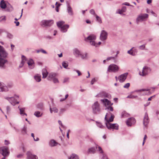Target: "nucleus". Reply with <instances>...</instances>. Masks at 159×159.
Masks as SVG:
<instances>
[{
	"mask_svg": "<svg viewBox=\"0 0 159 159\" xmlns=\"http://www.w3.org/2000/svg\"><path fill=\"white\" fill-rule=\"evenodd\" d=\"M8 55V52L2 46L0 45V68H5V64L8 62V61L6 59Z\"/></svg>",
	"mask_w": 159,
	"mask_h": 159,
	"instance_id": "obj_1",
	"label": "nucleus"
},
{
	"mask_svg": "<svg viewBox=\"0 0 159 159\" xmlns=\"http://www.w3.org/2000/svg\"><path fill=\"white\" fill-rule=\"evenodd\" d=\"M65 23L63 21H60L57 22V26L63 33L66 32L67 30V29L69 28V25H63Z\"/></svg>",
	"mask_w": 159,
	"mask_h": 159,
	"instance_id": "obj_2",
	"label": "nucleus"
},
{
	"mask_svg": "<svg viewBox=\"0 0 159 159\" xmlns=\"http://www.w3.org/2000/svg\"><path fill=\"white\" fill-rule=\"evenodd\" d=\"M96 37L94 34H91L88 36L87 38H85L84 39L86 41H89L90 44L93 46H97L98 44H96L94 40L96 39Z\"/></svg>",
	"mask_w": 159,
	"mask_h": 159,
	"instance_id": "obj_3",
	"label": "nucleus"
},
{
	"mask_svg": "<svg viewBox=\"0 0 159 159\" xmlns=\"http://www.w3.org/2000/svg\"><path fill=\"white\" fill-rule=\"evenodd\" d=\"M151 71V69L150 67L147 66H144L142 70V71H139V74L142 76H144L147 75Z\"/></svg>",
	"mask_w": 159,
	"mask_h": 159,
	"instance_id": "obj_4",
	"label": "nucleus"
},
{
	"mask_svg": "<svg viewBox=\"0 0 159 159\" xmlns=\"http://www.w3.org/2000/svg\"><path fill=\"white\" fill-rule=\"evenodd\" d=\"M93 112L94 114H97L100 111V105L97 101L95 102L92 106Z\"/></svg>",
	"mask_w": 159,
	"mask_h": 159,
	"instance_id": "obj_5",
	"label": "nucleus"
},
{
	"mask_svg": "<svg viewBox=\"0 0 159 159\" xmlns=\"http://www.w3.org/2000/svg\"><path fill=\"white\" fill-rule=\"evenodd\" d=\"M8 148L6 147L0 148V153L4 157L1 159H5V157L8 155L9 152H8Z\"/></svg>",
	"mask_w": 159,
	"mask_h": 159,
	"instance_id": "obj_6",
	"label": "nucleus"
},
{
	"mask_svg": "<svg viewBox=\"0 0 159 159\" xmlns=\"http://www.w3.org/2000/svg\"><path fill=\"white\" fill-rule=\"evenodd\" d=\"M119 68L116 65L111 64L109 66L107 69V71L109 72H116L119 70Z\"/></svg>",
	"mask_w": 159,
	"mask_h": 159,
	"instance_id": "obj_7",
	"label": "nucleus"
},
{
	"mask_svg": "<svg viewBox=\"0 0 159 159\" xmlns=\"http://www.w3.org/2000/svg\"><path fill=\"white\" fill-rule=\"evenodd\" d=\"M19 97L16 95H15L14 97L5 98L8 100L9 102L13 105L14 106L16 104L19 103V102H16L17 98H18Z\"/></svg>",
	"mask_w": 159,
	"mask_h": 159,
	"instance_id": "obj_8",
	"label": "nucleus"
},
{
	"mask_svg": "<svg viewBox=\"0 0 159 159\" xmlns=\"http://www.w3.org/2000/svg\"><path fill=\"white\" fill-rule=\"evenodd\" d=\"M148 15L147 14H141L136 19V22L137 24L139 22L142 21L146 20V19L148 18Z\"/></svg>",
	"mask_w": 159,
	"mask_h": 159,
	"instance_id": "obj_9",
	"label": "nucleus"
},
{
	"mask_svg": "<svg viewBox=\"0 0 159 159\" xmlns=\"http://www.w3.org/2000/svg\"><path fill=\"white\" fill-rule=\"evenodd\" d=\"M54 23L52 20H43L41 22V25L42 26H50L52 25Z\"/></svg>",
	"mask_w": 159,
	"mask_h": 159,
	"instance_id": "obj_10",
	"label": "nucleus"
},
{
	"mask_svg": "<svg viewBox=\"0 0 159 159\" xmlns=\"http://www.w3.org/2000/svg\"><path fill=\"white\" fill-rule=\"evenodd\" d=\"M106 126L107 128L109 129H112L118 130V125L117 124H111L107 122L106 123Z\"/></svg>",
	"mask_w": 159,
	"mask_h": 159,
	"instance_id": "obj_11",
	"label": "nucleus"
},
{
	"mask_svg": "<svg viewBox=\"0 0 159 159\" xmlns=\"http://www.w3.org/2000/svg\"><path fill=\"white\" fill-rule=\"evenodd\" d=\"M107 33L106 31L104 30H102L100 35V39L102 41H105L107 38Z\"/></svg>",
	"mask_w": 159,
	"mask_h": 159,
	"instance_id": "obj_12",
	"label": "nucleus"
},
{
	"mask_svg": "<svg viewBox=\"0 0 159 159\" xmlns=\"http://www.w3.org/2000/svg\"><path fill=\"white\" fill-rule=\"evenodd\" d=\"M128 75V73H125L121 74L118 77V80L121 83L124 82L126 80Z\"/></svg>",
	"mask_w": 159,
	"mask_h": 159,
	"instance_id": "obj_13",
	"label": "nucleus"
},
{
	"mask_svg": "<svg viewBox=\"0 0 159 159\" xmlns=\"http://www.w3.org/2000/svg\"><path fill=\"white\" fill-rule=\"evenodd\" d=\"M96 97H98L107 98H111V96L110 94L104 92L98 94L96 96Z\"/></svg>",
	"mask_w": 159,
	"mask_h": 159,
	"instance_id": "obj_14",
	"label": "nucleus"
},
{
	"mask_svg": "<svg viewBox=\"0 0 159 159\" xmlns=\"http://www.w3.org/2000/svg\"><path fill=\"white\" fill-rule=\"evenodd\" d=\"M108 113H107L105 117V120L106 121L105 124H106V123L108 122V123H110V122H112L113 120V119L114 117V116L113 114L111 113V116L109 118V119H108Z\"/></svg>",
	"mask_w": 159,
	"mask_h": 159,
	"instance_id": "obj_15",
	"label": "nucleus"
},
{
	"mask_svg": "<svg viewBox=\"0 0 159 159\" xmlns=\"http://www.w3.org/2000/svg\"><path fill=\"white\" fill-rule=\"evenodd\" d=\"M136 122L135 119L133 117L129 118L126 121V125L129 126H131Z\"/></svg>",
	"mask_w": 159,
	"mask_h": 159,
	"instance_id": "obj_16",
	"label": "nucleus"
},
{
	"mask_svg": "<svg viewBox=\"0 0 159 159\" xmlns=\"http://www.w3.org/2000/svg\"><path fill=\"white\" fill-rule=\"evenodd\" d=\"M26 154L27 159H38L37 157L35 155L33 154L30 151H28Z\"/></svg>",
	"mask_w": 159,
	"mask_h": 159,
	"instance_id": "obj_17",
	"label": "nucleus"
},
{
	"mask_svg": "<svg viewBox=\"0 0 159 159\" xmlns=\"http://www.w3.org/2000/svg\"><path fill=\"white\" fill-rule=\"evenodd\" d=\"M149 120L148 116V114L147 112L145 114V115L143 120V124L145 126H146L148 124Z\"/></svg>",
	"mask_w": 159,
	"mask_h": 159,
	"instance_id": "obj_18",
	"label": "nucleus"
},
{
	"mask_svg": "<svg viewBox=\"0 0 159 159\" xmlns=\"http://www.w3.org/2000/svg\"><path fill=\"white\" fill-rule=\"evenodd\" d=\"M8 90V87L3 83H0V92H7Z\"/></svg>",
	"mask_w": 159,
	"mask_h": 159,
	"instance_id": "obj_19",
	"label": "nucleus"
},
{
	"mask_svg": "<svg viewBox=\"0 0 159 159\" xmlns=\"http://www.w3.org/2000/svg\"><path fill=\"white\" fill-rule=\"evenodd\" d=\"M101 101L104 104V105L106 106H110L112 105L113 104V103H111L110 101L108 100L107 99H101Z\"/></svg>",
	"mask_w": 159,
	"mask_h": 159,
	"instance_id": "obj_20",
	"label": "nucleus"
},
{
	"mask_svg": "<svg viewBox=\"0 0 159 159\" xmlns=\"http://www.w3.org/2000/svg\"><path fill=\"white\" fill-rule=\"evenodd\" d=\"M67 10L70 16L73 15V12L70 5L69 3L67 4Z\"/></svg>",
	"mask_w": 159,
	"mask_h": 159,
	"instance_id": "obj_21",
	"label": "nucleus"
},
{
	"mask_svg": "<svg viewBox=\"0 0 159 159\" xmlns=\"http://www.w3.org/2000/svg\"><path fill=\"white\" fill-rule=\"evenodd\" d=\"M34 61L32 59H30L27 62V64L30 68L32 69L34 67Z\"/></svg>",
	"mask_w": 159,
	"mask_h": 159,
	"instance_id": "obj_22",
	"label": "nucleus"
},
{
	"mask_svg": "<svg viewBox=\"0 0 159 159\" xmlns=\"http://www.w3.org/2000/svg\"><path fill=\"white\" fill-rule=\"evenodd\" d=\"M81 52L77 49L75 48L73 50V54L76 57H79L81 54Z\"/></svg>",
	"mask_w": 159,
	"mask_h": 159,
	"instance_id": "obj_23",
	"label": "nucleus"
},
{
	"mask_svg": "<svg viewBox=\"0 0 159 159\" xmlns=\"http://www.w3.org/2000/svg\"><path fill=\"white\" fill-rule=\"evenodd\" d=\"M57 74L54 73H50L48 77V80H52L54 78L56 77L57 75Z\"/></svg>",
	"mask_w": 159,
	"mask_h": 159,
	"instance_id": "obj_24",
	"label": "nucleus"
},
{
	"mask_svg": "<svg viewBox=\"0 0 159 159\" xmlns=\"http://www.w3.org/2000/svg\"><path fill=\"white\" fill-rule=\"evenodd\" d=\"M18 108L19 109L20 111V114L22 116H24V115H25L26 116H27V114L24 112L25 110V107L23 108H20V107L19 106L18 107Z\"/></svg>",
	"mask_w": 159,
	"mask_h": 159,
	"instance_id": "obj_25",
	"label": "nucleus"
},
{
	"mask_svg": "<svg viewBox=\"0 0 159 159\" xmlns=\"http://www.w3.org/2000/svg\"><path fill=\"white\" fill-rule=\"evenodd\" d=\"M42 73L43 75V78H46L48 74V72L47 70L45 68L43 69L42 70Z\"/></svg>",
	"mask_w": 159,
	"mask_h": 159,
	"instance_id": "obj_26",
	"label": "nucleus"
},
{
	"mask_svg": "<svg viewBox=\"0 0 159 159\" xmlns=\"http://www.w3.org/2000/svg\"><path fill=\"white\" fill-rule=\"evenodd\" d=\"M96 148L94 147H91L88 149V152L89 153L94 154L96 152Z\"/></svg>",
	"mask_w": 159,
	"mask_h": 159,
	"instance_id": "obj_27",
	"label": "nucleus"
},
{
	"mask_svg": "<svg viewBox=\"0 0 159 159\" xmlns=\"http://www.w3.org/2000/svg\"><path fill=\"white\" fill-rule=\"evenodd\" d=\"M133 48H131L130 50H129L127 52V53L129 54L134 56L136 55V53L135 52L136 51V49L133 50Z\"/></svg>",
	"mask_w": 159,
	"mask_h": 159,
	"instance_id": "obj_28",
	"label": "nucleus"
},
{
	"mask_svg": "<svg viewBox=\"0 0 159 159\" xmlns=\"http://www.w3.org/2000/svg\"><path fill=\"white\" fill-rule=\"evenodd\" d=\"M41 75L39 74H37L34 75V79L37 82H39L41 80Z\"/></svg>",
	"mask_w": 159,
	"mask_h": 159,
	"instance_id": "obj_29",
	"label": "nucleus"
},
{
	"mask_svg": "<svg viewBox=\"0 0 159 159\" xmlns=\"http://www.w3.org/2000/svg\"><path fill=\"white\" fill-rule=\"evenodd\" d=\"M57 144L58 143L54 139L51 140L49 142V145L51 147L56 146Z\"/></svg>",
	"mask_w": 159,
	"mask_h": 159,
	"instance_id": "obj_30",
	"label": "nucleus"
},
{
	"mask_svg": "<svg viewBox=\"0 0 159 159\" xmlns=\"http://www.w3.org/2000/svg\"><path fill=\"white\" fill-rule=\"evenodd\" d=\"M34 115L37 117H39L43 115V113H41L39 111H36L34 112Z\"/></svg>",
	"mask_w": 159,
	"mask_h": 159,
	"instance_id": "obj_31",
	"label": "nucleus"
},
{
	"mask_svg": "<svg viewBox=\"0 0 159 159\" xmlns=\"http://www.w3.org/2000/svg\"><path fill=\"white\" fill-rule=\"evenodd\" d=\"M27 127L26 125H24L23 127L22 128L21 130V133L25 134L27 133Z\"/></svg>",
	"mask_w": 159,
	"mask_h": 159,
	"instance_id": "obj_32",
	"label": "nucleus"
},
{
	"mask_svg": "<svg viewBox=\"0 0 159 159\" xmlns=\"http://www.w3.org/2000/svg\"><path fill=\"white\" fill-rule=\"evenodd\" d=\"M0 6L1 8L2 9H5L6 8V5L4 0H2L1 1Z\"/></svg>",
	"mask_w": 159,
	"mask_h": 159,
	"instance_id": "obj_33",
	"label": "nucleus"
},
{
	"mask_svg": "<svg viewBox=\"0 0 159 159\" xmlns=\"http://www.w3.org/2000/svg\"><path fill=\"white\" fill-rule=\"evenodd\" d=\"M70 159H79V157L77 155L73 154L70 156Z\"/></svg>",
	"mask_w": 159,
	"mask_h": 159,
	"instance_id": "obj_34",
	"label": "nucleus"
},
{
	"mask_svg": "<svg viewBox=\"0 0 159 159\" xmlns=\"http://www.w3.org/2000/svg\"><path fill=\"white\" fill-rule=\"evenodd\" d=\"M62 66L65 68H66L68 66V63L67 61H64L62 63Z\"/></svg>",
	"mask_w": 159,
	"mask_h": 159,
	"instance_id": "obj_35",
	"label": "nucleus"
},
{
	"mask_svg": "<svg viewBox=\"0 0 159 159\" xmlns=\"http://www.w3.org/2000/svg\"><path fill=\"white\" fill-rule=\"evenodd\" d=\"M98 148V150L101 153H103V151L102 149V148L98 146V145H96V148L97 149Z\"/></svg>",
	"mask_w": 159,
	"mask_h": 159,
	"instance_id": "obj_36",
	"label": "nucleus"
},
{
	"mask_svg": "<svg viewBox=\"0 0 159 159\" xmlns=\"http://www.w3.org/2000/svg\"><path fill=\"white\" fill-rule=\"evenodd\" d=\"M66 110V108H61L60 109L59 112V115H60L62 114Z\"/></svg>",
	"mask_w": 159,
	"mask_h": 159,
	"instance_id": "obj_37",
	"label": "nucleus"
},
{
	"mask_svg": "<svg viewBox=\"0 0 159 159\" xmlns=\"http://www.w3.org/2000/svg\"><path fill=\"white\" fill-rule=\"evenodd\" d=\"M43 104L42 103H40L38 104L37 106V108L40 110H42L43 109Z\"/></svg>",
	"mask_w": 159,
	"mask_h": 159,
	"instance_id": "obj_38",
	"label": "nucleus"
},
{
	"mask_svg": "<svg viewBox=\"0 0 159 159\" xmlns=\"http://www.w3.org/2000/svg\"><path fill=\"white\" fill-rule=\"evenodd\" d=\"M11 108L9 106H7L6 107V112L7 114H9L11 112Z\"/></svg>",
	"mask_w": 159,
	"mask_h": 159,
	"instance_id": "obj_39",
	"label": "nucleus"
},
{
	"mask_svg": "<svg viewBox=\"0 0 159 159\" xmlns=\"http://www.w3.org/2000/svg\"><path fill=\"white\" fill-rule=\"evenodd\" d=\"M129 116V114L125 111H123L121 113V116L122 117H127Z\"/></svg>",
	"mask_w": 159,
	"mask_h": 159,
	"instance_id": "obj_40",
	"label": "nucleus"
},
{
	"mask_svg": "<svg viewBox=\"0 0 159 159\" xmlns=\"http://www.w3.org/2000/svg\"><path fill=\"white\" fill-rule=\"evenodd\" d=\"M7 36L8 38L10 39H12L13 38V35L8 32L7 33Z\"/></svg>",
	"mask_w": 159,
	"mask_h": 159,
	"instance_id": "obj_41",
	"label": "nucleus"
},
{
	"mask_svg": "<svg viewBox=\"0 0 159 159\" xmlns=\"http://www.w3.org/2000/svg\"><path fill=\"white\" fill-rule=\"evenodd\" d=\"M21 59H22V60H21V63L24 64L25 61H26V57L22 55V56Z\"/></svg>",
	"mask_w": 159,
	"mask_h": 159,
	"instance_id": "obj_42",
	"label": "nucleus"
},
{
	"mask_svg": "<svg viewBox=\"0 0 159 159\" xmlns=\"http://www.w3.org/2000/svg\"><path fill=\"white\" fill-rule=\"evenodd\" d=\"M96 20L99 22L100 23H102V21L101 20V18L100 17H99V16H98V15H96Z\"/></svg>",
	"mask_w": 159,
	"mask_h": 159,
	"instance_id": "obj_43",
	"label": "nucleus"
},
{
	"mask_svg": "<svg viewBox=\"0 0 159 159\" xmlns=\"http://www.w3.org/2000/svg\"><path fill=\"white\" fill-rule=\"evenodd\" d=\"M149 91V89H141L140 90H138L135 91V92H140L142 91Z\"/></svg>",
	"mask_w": 159,
	"mask_h": 159,
	"instance_id": "obj_44",
	"label": "nucleus"
},
{
	"mask_svg": "<svg viewBox=\"0 0 159 159\" xmlns=\"http://www.w3.org/2000/svg\"><path fill=\"white\" fill-rule=\"evenodd\" d=\"M137 97V96H134L132 95H128L127 97V98H130L132 99H134Z\"/></svg>",
	"mask_w": 159,
	"mask_h": 159,
	"instance_id": "obj_45",
	"label": "nucleus"
},
{
	"mask_svg": "<svg viewBox=\"0 0 159 159\" xmlns=\"http://www.w3.org/2000/svg\"><path fill=\"white\" fill-rule=\"evenodd\" d=\"M89 12L91 14L94 15L95 16H96V15H97L95 12L94 10L93 9H91L89 11Z\"/></svg>",
	"mask_w": 159,
	"mask_h": 159,
	"instance_id": "obj_46",
	"label": "nucleus"
},
{
	"mask_svg": "<svg viewBox=\"0 0 159 159\" xmlns=\"http://www.w3.org/2000/svg\"><path fill=\"white\" fill-rule=\"evenodd\" d=\"M106 109H107L108 111H113V107H111V106H108L106 108Z\"/></svg>",
	"mask_w": 159,
	"mask_h": 159,
	"instance_id": "obj_47",
	"label": "nucleus"
},
{
	"mask_svg": "<svg viewBox=\"0 0 159 159\" xmlns=\"http://www.w3.org/2000/svg\"><path fill=\"white\" fill-rule=\"evenodd\" d=\"M87 55V53H85V54H82V53H81L80 57L82 59H84L86 58Z\"/></svg>",
	"mask_w": 159,
	"mask_h": 159,
	"instance_id": "obj_48",
	"label": "nucleus"
},
{
	"mask_svg": "<svg viewBox=\"0 0 159 159\" xmlns=\"http://www.w3.org/2000/svg\"><path fill=\"white\" fill-rule=\"evenodd\" d=\"M145 45L146 44H145L140 45L139 47V48L141 50H144L145 48Z\"/></svg>",
	"mask_w": 159,
	"mask_h": 159,
	"instance_id": "obj_49",
	"label": "nucleus"
},
{
	"mask_svg": "<svg viewBox=\"0 0 159 159\" xmlns=\"http://www.w3.org/2000/svg\"><path fill=\"white\" fill-rule=\"evenodd\" d=\"M68 96H69L68 94H66L65 96V98H64L61 99L60 100V101L61 102H63V101H64L68 97Z\"/></svg>",
	"mask_w": 159,
	"mask_h": 159,
	"instance_id": "obj_50",
	"label": "nucleus"
},
{
	"mask_svg": "<svg viewBox=\"0 0 159 159\" xmlns=\"http://www.w3.org/2000/svg\"><path fill=\"white\" fill-rule=\"evenodd\" d=\"M97 125L98 127L101 128H102L103 127V126L99 122H97Z\"/></svg>",
	"mask_w": 159,
	"mask_h": 159,
	"instance_id": "obj_51",
	"label": "nucleus"
},
{
	"mask_svg": "<svg viewBox=\"0 0 159 159\" xmlns=\"http://www.w3.org/2000/svg\"><path fill=\"white\" fill-rule=\"evenodd\" d=\"M130 86V84L129 83H127L126 84L123 86L124 88H125L127 89Z\"/></svg>",
	"mask_w": 159,
	"mask_h": 159,
	"instance_id": "obj_52",
	"label": "nucleus"
},
{
	"mask_svg": "<svg viewBox=\"0 0 159 159\" xmlns=\"http://www.w3.org/2000/svg\"><path fill=\"white\" fill-rule=\"evenodd\" d=\"M53 108V112H54V113H57L58 111V109L56 107H54L53 108Z\"/></svg>",
	"mask_w": 159,
	"mask_h": 159,
	"instance_id": "obj_53",
	"label": "nucleus"
},
{
	"mask_svg": "<svg viewBox=\"0 0 159 159\" xmlns=\"http://www.w3.org/2000/svg\"><path fill=\"white\" fill-rule=\"evenodd\" d=\"M115 59V57H107L106 59V60L108 61L111 59L114 60Z\"/></svg>",
	"mask_w": 159,
	"mask_h": 159,
	"instance_id": "obj_54",
	"label": "nucleus"
},
{
	"mask_svg": "<svg viewBox=\"0 0 159 159\" xmlns=\"http://www.w3.org/2000/svg\"><path fill=\"white\" fill-rule=\"evenodd\" d=\"M57 2H56V11L57 12H58L59 11V9H58V7L60 6V4H59L57 5Z\"/></svg>",
	"mask_w": 159,
	"mask_h": 159,
	"instance_id": "obj_55",
	"label": "nucleus"
},
{
	"mask_svg": "<svg viewBox=\"0 0 159 159\" xmlns=\"http://www.w3.org/2000/svg\"><path fill=\"white\" fill-rule=\"evenodd\" d=\"M52 80H53V82L55 83H56L59 82V81L57 79L56 77L55 78H54V79H53Z\"/></svg>",
	"mask_w": 159,
	"mask_h": 159,
	"instance_id": "obj_56",
	"label": "nucleus"
},
{
	"mask_svg": "<svg viewBox=\"0 0 159 159\" xmlns=\"http://www.w3.org/2000/svg\"><path fill=\"white\" fill-rule=\"evenodd\" d=\"M5 20L6 18L5 16L0 17V22L2 21H5Z\"/></svg>",
	"mask_w": 159,
	"mask_h": 159,
	"instance_id": "obj_57",
	"label": "nucleus"
},
{
	"mask_svg": "<svg viewBox=\"0 0 159 159\" xmlns=\"http://www.w3.org/2000/svg\"><path fill=\"white\" fill-rule=\"evenodd\" d=\"M97 81V80H96L95 79V78H94L91 81V84L92 85H93V84L94 83L96 82Z\"/></svg>",
	"mask_w": 159,
	"mask_h": 159,
	"instance_id": "obj_58",
	"label": "nucleus"
},
{
	"mask_svg": "<svg viewBox=\"0 0 159 159\" xmlns=\"http://www.w3.org/2000/svg\"><path fill=\"white\" fill-rule=\"evenodd\" d=\"M40 52H42V53H43L44 54H47V52L46 51H45V50H44V49H41Z\"/></svg>",
	"mask_w": 159,
	"mask_h": 159,
	"instance_id": "obj_59",
	"label": "nucleus"
},
{
	"mask_svg": "<svg viewBox=\"0 0 159 159\" xmlns=\"http://www.w3.org/2000/svg\"><path fill=\"white\" fill-rule=\"evenodd\" d=\"M147 135H144V138H143V145L145 142V140L146 139H147Z\"/></svg>",
	"mask_w": 159,
	"mask_h": 159,
	"instance_id": "obj_60",
	"label": "nucleus"
},
{
	"mask_svg": "<svg viewBox=\"0 0 159 159\" xmlns=\"http://www.w3.org/2000/svg\"><path fill=\"white\" fill-rule=\"evenodd\" d=\"M74 71H75L78 74V76H80L81 75L80 72L78 70H74Z\"/></svg>",
	"mask_w": 159,
	"mask_h": 159,
	"instance_id": "obj_61",
	"label": "nucleus"
},
{
	"mask_svg": "<svg viewBox=\"0 0 159 159\" xmlns=\"http://www.w3.org/2000/svg\"><path fill=\"white\" fill-rule=\"evenodd\" d=\"M13 86V85L12 84H9L7 86V87H8V89L11 88Z\"/></svg>",
	"mask_w": 159,
	"mask_h": 159,
	"instance_id": "obj_62",
	"label": "nucleus"
},
{
	"mask_svg": "<svg viewBox=\"0 0 159 159\" xmlns=\"http://www.w3.org/2000/svg\"><path fill=\"white\" fill-rule=\"evenodd\" d=\"M23 154H19L17 156V157L18 158H21V157H23Z\"/></svg>",
	"mask_w": 159,
	"mask_h": 159,
	"instance_id": "obj_63",
	"label": "nucleus"
},
{
	"mask_svg": "<svg viewBox=\"0 0 159 159\" xmlns=\"http://www.w3.org/2000/svg\"><path fill=\"white\" fill-rule=\"evenodd\" d=\"M102 159H108L106 155L103 154Z\"/></svg>",
	"mask_w": 159,
	"mask_h": 159,
	"instance_id": "obj_64",
	"label": "nucleus"
}]
</instances>
